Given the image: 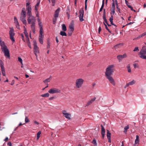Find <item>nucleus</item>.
<instances>
[{
  "mask_svg": "<svg viewBox=\"0 0 146 146\" xmlns=\"http://www.w3.org/2000/svg\"><path fill=\"white\" fill-rule=\"evenodd\" d=\"M27 10V11L28 17L27 21L28 23L31 24L32 30L33 33H36L35 30V18L31 15V7L29 6L30 3L29 2H26Z\"/></svg>",
  "mask_w": 146,
  "mask_h": 146,
  "instance_id": "f257e3e1",
  "label": "nucleus"
},
{
  "mask_svg": "<svg viewBox=\"0 0 146 146\" xmlns=\"http://www.w3.org/2000/svg\"><path fill=\"white\" fill-rule=\"evenodd\" d=\"M115 65L111 64L108 66L106 69L105 76L110 82L113 86H115V82L111 76L115 71Z\"/></svg>",
  "mask_w": 146,
  "mask_h": 146,
  "instance_id": "f03ea898",
  "label": "nucleus"
},
{
  "mask_svg": "<svg viewBox=\"0 0 146 146\" xmlns=\"http://www.w3.org/2000/svg\"><path fill=\"white\" fill-rule=\"evenodd\" d=\"M37 20L38 22V25L40 27L38 40L39 42L41 44H42L43 43V40L44 38V32L43 29V26L39 18L37 19Z\"/></svg>",
  "mask_w": 146,
  "mask_h": 146,
  "instance_id": "7ed1b4c3",
  "label": "nucleus"
},
{
  "mask_svg": "<svg viewBox=\"0 0 146 146\" xmlns=\"http://www.w3.org/2000/svg\"><path fill=\"white\" fill-rule=\"evenodd\" d=\"M139 57L144 59L146 60V46H143L138 54Z\"/></svg>",
  "mask_w": 146,
  "mask_h": 146,
  "instance_id": "20e7f679",
  "label": "nucleus"
},
{
  "mask_svg": "<svg viewBox=\"0 0 146 146\" xmlns=\"http://www.w3.org/2000/svg\"><path fill=\"white\" fill-rule=\"evenodd\" d=\"M26 13L25 8H23L21 13L20 19L23 23L25 25L27 24V21L25 19Z\"/></svg>",
  "mask_w": 146,
  "mask_h": 146,
  "instance_id": "39448f33",
  "label": "nucleus"
},
{
  "mask_svg": "<svg viewBox=\"0 0 146 146\" xmlns=\"http://www.w3.org/2000/svg\"><path fill=\"white\" fill-rule=\"evenodd\" d=\"M84 80L82 78H78L75 81V86L77 88H80L84 82Z\"/></svg>",
  "mask_w": 146,
  "mask_h": 146,
  "instance_id": "423d86ee",
  "label": "nucleus"
},
{
  "mask_svg": "<svg viewBox=\"0 0 146 146\" xmlns=\"http://www.w3.org/2000/svg\"><path fill=\"white\" fill-rule=\"evenodd\" d=\"M80 15L79 16L80 20L81 22L84 21L83 17L84 14V11L83 8H82L79 11Z\"/></svg>",
  "mask_w": 146,
  "mask_h": 146,
  "instance_id": "0eeeda50",
  "label": "nucleus"
},
{
  "mask_svg": "<svg viewBox=\"0 0 146 146\" xmlns=\"http://www.w3.org/2000/svg\"><path fill=\"white\" fill-rule=\"evenodd\" d=\"M10 39L13 41L14 42L15 40L14 39V36L15 35V33H14V30L13 29H11V30L9 32Z\"/></svg>",
  "mask_w": 146,
  "mask_h": 146,
  "instance_id": "6e6552de",
  "label": "nucleus"
},
{
  "mask_svg": "<svg viewBox=\"0 0 146 146\" xmlns=\"http://www.w3.org/2000/svg\"><path fill=\"white\" fill-rule=\"evenodd\" d=\"M2 51L4 52L5 56L9 58H10V55L8 49L7 48L3 50H2Z\"/></svg>",
  "mask_w": 146,
  "mask_h": 146,
  "instance_id": "1a4fd4ad",
  "label": "nucleus"
},
{
  "mask_svg": "<svg viewBox=\"0 0 146 146\" xmlns=\"http://www.w3.org/2000/svg\"><path fill=\"white\" fill-rule=\"evenodd\" d=\"M69 32L68 33V35L70 36L72 34V32L74 31V25L72 24H70L69 26Z\"/></svg>",
  "mask_w": 146,
  "mask_h": 146,
  "instance_id": "9d476101",
  "label": "nucleus"
},
{
  "mask_svg": "<svg viewBox=\"0 0 146 146\" xmlns=\"http://www.w3.org/2000/svg\"><path fill=\"white\" fill-rule=\"evenodd\" d=\"M62 113L63 114L64 117L68 119H70V117L71 116V114L66 113V111L65 110H63L62 111Z\"/></svg>",
  "mask_w": 146,
  "mask_h": 146,
  "instance_id": "9b49d317",
  "label": "nucleus"
},
{
  "mask_svg": "<svg viewBox=\"0 0 146 146\" xmlns=\"http://www.w3.org/2000/svg\"><path fill=\"white\" fill-rule=\"evenodd\" d=\"M127 57V55L126 54H124L123 55H118L117 56V58L119 60V62H120L123 59L126 58Z\"/></svg>",
  "mask_w": 146,
  "mask_h": 146,
  "instance_id": "f8f14e48",
  "label": "nucleus"
},
{
  "mask_svg": "<svg viewBox=\"0 0 146 146\" xmlns=\"http://www.w3.org/2000/svg\"><path fill=\"white\" fill-rule=\"evenodd\" d=\"M0 44L1 46V49L2 50L4 49L5 48H6L7 46H6L4 42L1 39L0 37Z\"/></svg>",
  "mask_w": 146,
  "mask_h": 146,
  "instance_id": "ddd939ff",
  "label": "nucleus"
},
{
  "mask_svg": "<svg viewBox=\"0 0 146 146\" xmlns=\"http://www.w3.org/2000/svg\"><path fill=\"white\" fill-rule=\"evenodd\" d=\"M0 44L1 46V49L2 50L4 49L5 48H6L7 46H6L4 42L1 39L0 37Z\"/></svg>",
  "mask_w": 146,
  "mask_h": 146,
  "instance_id": "4468645a",
  "label": "nucleus"
},
{
  "mask_svg": "<svg viewBox=\"0 0 146 146\" xmlns=\"http://www.w3.org/2000/svg\"><path fill=\"white\" fill-rule=\"evenodd\" d=\"M136 82V81L135 80H133L132 81L129 82L128 83H127L124 87V88H125L129 86L133 85L135 84Z\"/></svg>",
  "mask_w": 146,
  "mask_h": 146,
  "instance_id": "2eb2a0df",
  "label": "nucleus"
},
{
  "mask_svg": "<svg viewBox=\"0 0 146 146\" xmlns=\"http://www.w3.org/2000/svg\"><path fill=\"white\" fill-rule=\"evenodd\" d=\"M115 4L114 3H112V7L110 9L111 11V14L114 15L115 14Z\"/></svg>",
  "mask_w": 146,
  "mask_h": 146,
  "instance_id": "dca6fc26",
  "label": "nucleus"
},
{
  "mask_svg": "<svg viewBox=\"0 0 146 146\" xmlns=\"http://www.w3.org/2000/svg\"><path fill=\"white\" fill-rule=\"evenodd\" d=\"M33 42L34 43V53L35 55L36 56V43L35 40H33Z\"/></svg>",
  "mask_w": 146,
  "mask_h": 146,
  "instance_id": "f3484780",
  "label": "nucleus"
},
{
  "mask_svg": "<svg viewBox=\"0 0 146 146\" xmlns=\"http://www.w3.org/2000/svg\"><path fill=\"white\" fill-rule=\"evenodd\" d=\"M60 11V8H58L55 12L54 15V17L58 18V17Z\"/></svg>",
  "mask_w": 146,
  "mask_h": 146,
  "instance_id": "a211bd4d",
  "label": "nucleus"
},
{
  "mask_svg": "<svg viewBox=\"0 0 146 146\" xmlns=\"http://www.w3.org/2000/svg\"><path fill=\"white\" fill-rule=\"evenodd\" d=\"M101 127H102V131H101V134L103 138L104 137V135L105 134V129L104 127L102 125H101Z\"/></svg>",
  "mask_w": 146,
  "mask_h": 146,
  "instance_id": "6ab92c4d",
  "label": "nucleus"
},
{
  "mask_svg": "<svg viewBox=\"0 0 146 146\" xmlns=\"http://www.w3.org/2000/svg\"><path fill=\"white\" fill-rule=\"evenodd\" d=\"M113 16L112 15H111V17L109 19V21L111 23V24L114 26L115 27H116L117 26L114 24L113 23Z\"/></svg>",
  "mask_w": 146,
  "mask_h": 146,
  "instance_id": "aec40b11",
  "label": "nucleus"
},
{
  "mask_svg": "<svg viewBox=\"0 0 146 146\" xmlns=\"http://www.w3.org/2000/svg\"><path fill=\"white\" fill-rule=\"evenodd\" d=\"M96 99V97H94V98L92 99L90 101H89L88 102L86 106H88L90 105L91 104H92V102H94L95 100Z\"/></svg>",
  "mask_w": 146,
  "mask_h": 146,
  "instance_id": "412c9836",
  "label": "nucleus"
},
{
  "mask_svg": "<svg viewBox=\"0 0 146 146\" xmlns=\"http://www.w3.org/2000/svg\"><path fill=\"white\" fill-rule=\"evenodd\" d=\"M24 33L27 38L26 40H28V42H29V39L28 37V33L27 31L25 29L24 31Z\"/></svg>",
  "mask_w": 146,
  "mask_h": 146,
  "instance_id": "4be33fe9",
  "label": "nucleus"
},
{
  "mask_svg": "<svg viewBox=\"0 0 146 146\" xmlns=\"http://www.w3.org/2000/svg\"><path fill=\"white\" fill-rule=\"evenodd\" d=\"M123 45V44H122L119 43L115 45L114 47L115 49H116L119 48L121 46H122Z\"/></svg>",
  "mask_w": 146,
  "mask_h": 146,
  "instance_id": "5701e85b",
  "label": "nucleus"
},
{
  "mask_svg": "<svg viewBox=\"0 0 146 146\" xmlns=\"http://www.w3.org/2000/svg\"><path fill=\"white\" fill-rule=\"evenodd\" d=\"M52 77L51 76H50L49 78H48L45 79V80H44L43 82L44 83L46 84V83H47L50 82L51 78H52Z\"/></svg>",
  "mask_w": 146,
  "mask_h": 146,
  "instance_id": "b1692460",
  "label": "nucleus"
},
{
  "mask_svg": "<svg viewBox=\"0 0 146 146\" xmlns=\"http://www.w3.org/2000/svg\"><path fill=\"white\" fill-rule=\"evenodd\" d=\"M139 137L138 135H136V139L135 141V144H139Z\"/></svg>",
  "mask_w": 146,
  "mask_h": 146,
  "instance_id": "393cba45",
  "label": "nucleus"
},
{
  "mask_svg": "<svg viewBox=\"0 0 146 146\" xmlns=\"http://www.w3.org/2000/svg\"><path fill=\"white\" fill-rule=\"evenodd\" d=\"M62 30L64 31H66L67 29L66 26L64 24H62Z\"/></svg>",
  "mask_w": 146,
  "mask_h": 146,
  "instance_id": "a878e982",
  "label": "nucleus"
},
{
  "mask_svg": "<svg viewBox=\"0 0 146 146\" xmlns=\"http://www.w3.org/2000/svg\"><path fill=\"white\" fill-rule=\"evenodd\" d=\"M14 23L15 24H17L18 25V26H19V22L18 21L16 18V17H14Z\"/></svg>",
  "mask_w": 146,
  "mask_h": 146,
  "instance_id": "bb28decb",
  "label": "nucleus"
},
{
  "mask_svg": "<svg viewBox=\"0 0 146 146\" xmlns=\"http://www.w3.org/2000/svg\"><path fill=\"white\" fill-rule=\"evenodd\" d=\"M60 34L62 36H67L66 33L64 31H61Z\"/></svg>",
  "mask_w": 146,
  "mask_h": 146,
  "instance_id": "cd10ccee",
  "label": "nucleus"
},
{
  "mask_svg": "<svg viewBox=\"0 0 146 146\" xmlns=\"http://www.w3.org/2000/svg\"><path fill=\"white\" fill-rule=\"evenodd\" d=\"M60 90L56 88H53L50 89L48 91H60Z\"/></svg>",
  "mask_w": 146,
  "mask_h": 146,
  "instance_id": "c85d7f7f",
  "label": "nucleus"
},
{
  "mask_svg": "<svg viewBox=\"0 0 146 146\" xmlns=\"http://www.w3.org/2000/svg\"><path fill=\"white\" fill-rule=\"evenodd\" d=\"M129 126L128 125H127V126L125 127H124V132L125 133H127V130L128 129H129Z\"/></svg>",
  "mask_w": 146,
  "mask_h": 146,
  "instance_id": "c756f323",
  "label": "nucleus"
},
{
  "mask_svg": "<svg viewBox=\"0 0 146 146\" xmlns=\"http://www.w3.org/2000/svg\"><path fill=\"white\" fill-rule=\"evenodd\" d=\"M111 133L110 132V131L108 130H107V138H111Z\"/></svg>",
  "mask_w": 146,
  "mask_h": 146,
  "instance_id": "7c9ffc66",
  "label": "nucleus"
},
{
  "mask_svg": "<svg viewBox=\"0 0 146 146\" xmlns=\"http://www.w3.org/2000/svg\"><path fill=\"white\" fill-rule=\"evenodd\" d=\"M49 96V94L48 93H47L45 94H42L41 96L43 97H48Z\"/></svg>",
  "mask_w": 146,
  "mask_h": 146,
  "instance_id": "2f4dec72",
  "label": "nucleus"
},
{
  "mask_svg": "<svg viewBox=\"0 0 146 146\" xmlns=\"http://www.w3.org/2000/svg\"><path fill=\"white\" fill-rule=\"evenodd\" d=\"M47 48L48 49H49L50 48V41L49 40H47Z\"/></svg>",
  "mask_w": 146,
  "mask_h": 146,
  "instance_id": "473e14b6",
  "label": "nucleus"
},
{
  "mask_svg": "<svg viewBox=\"0 0 146 146\" xmlns=\"http://www.w3.org/2000/svg\"><path fill=\"white\" fill-rule=\"evenodd\" d=\"M41 131H39L37 133V140H38L40 137V135L41 134Z\"/></svg>",
  "mask_w": 146,
  "mask_h": 146,
  "instance_id": "72a5a7b5",
  "label": "nucleus"
},
{
  "mask_svg": "<svg viewBox=\"0 0 146 146\" xmlns=\"http://www.w3.org/2000/svg\"><path fill=\"white\" fill-rule=\"evenodd\" d=\"M104 24L105 26L106 29L110 33H111V31L108 29L106 24L104 22Z\"/></svg>",
  "mask_w": 146,
  "mask_h": 146,
  "instance_id": "f704fd0d",
  "label": "nucleus"
},
{
  "mask_svg": "<svg viewBox=\"0 0 146 146\" xmlns=\"http://www.w3.org/2000/svg\"><path fill=\"white\" fill-rule=\"evenodd\" d=\"M127 68L128 72L129 73H131V70L129 65L127 66Z\"/></svg>",
  "mask_w": 146,
  "mask_h": 146,
  "instance_id": "c9c22d12",
  "label": "nucleus"
},
{
  "mask_svg": "<svg viewBox=\"0 0 146 146\" xmlns=\"http://www.w3.org/2000/svg\"><path fill=\"white\" fill-rule=\"evenodd\" d=\"M133 66L135 68H138L139 66L137 63H134L133 64Z\"/></svg>",
  "mask_w": 146,
  "mask_h": 146,
  "instance_id": "e433bc0d",
  "label": "nucleus"
},
{
  "mask_svg": "<svg viewBox=\"0 0 146 146\" xmlns=\"http://www.w3.org/2000/svg\"><path fill=\"white\" fill-rule=\"evenodd\" d=\"M133 51L134 52H136V51H137V52H138V51H139V48L138 47H135L134 48V50H133Z\"/></svg>",
  "mask_w": 146,
  "mask_h": 146,
  "instance_id": "4c0bfd02",
  "label": "nucleus"
},
{
  "mask_svg": "<svg viewBox=\"0 0 146 146\" xmlns=\"http://www.w3.org/2000/svg\"><path fill=\"white\" fill-rule=\"evenodd\" d=\"M18 61L20 62L21 64L23 65V60L20 57H19L18 58Z\"/></svg>",
  "mask_w": 146,
  "mask_h": 146,
  "instance_id": "58836bf2",
  "label": "nucleus"
},
{
  "mask_svg": "<svg viewBox=\"0 0 146 146\" xmlns=\"http://www.w3.org/2000/svg\"><path fill=\"white\" fill-rule=\"evenodd\" d=\"M57 17H54L53 19V23L54 24H55L57 21Z\"/></svg>",
  "mask_w": 146,
  "mask_h": 146,
  "instance_id": "ea45409f",
  "label": "nucleus"
},
{
  "mask_svg": "<svg viewBox=\"0 0 146 146\" xmlns=\"http://www.w3.org/2000/svg\"><path fill=\"white\" fill-rule=\"evenodd\" d=\"M25 123H28L29 122V121L28 119V118L27 117H26L25 118Z\"/></svg>",
  "mask_w": 146,
  "mask_h": 146,
  "instance_id": "a19ab883",
  "label": "nucleus"
},
{
  "mask_svg": "<svg viewBox=\"0 0 146 146\" xmlns=\"http://www.w3.org/2000/svg\"><path fill=\"white\" fill-rule=\"evenodd\" d=\"M1 70L2 72L5 71V68L4 67V66L1 65Z\"/></svg>",
  "mask_w": 146,
  "mask_h": 146,
  "instance_id": "79ce46f5",
  "label": "nucleus"
},
{
  "mask_svg": "<svg viewBox=\"0 0 146 146\" xmlns=\"http://www.w3.org/2000/svg\"><path fill=\"white\" fill-rule=\"evenodd\" d=\"M88 0H85V9L86 10H87V1Z\"/></svg>",
  "mask_w": 146,
  "mask_h": 146,
  "instance_id": "37998d69",
  "label": "nucleus"
},
{
  "mask_svg": "<svg viewBox=\"0 0 146 146\" xmlns=\"http://www.w3.org/2000/svg\"><path fill=\"white\" fill-rule=\"evenodd\" d=\"M92 143L94 144H95V145H96L97 144V143H96V140L95 139H94L92 141Z\"/></svg>",
  "mask_w": 146,
  "mask_h": 146,
  "instance_id": "c03bdc74",
  "label": "nucleus"
},
{
  "mask_svg": "<svg viewBox=\"0 0 146 146\" xmlns=\"http://www.w3.org/2000/svg\"><path fill=\"white\" fill-rule=\"evenodd\" d=\"M52 5L54 6L55 3V0H52Z\"/></svg>",
  "mask_w": 146,
  "mask_h": 146,
  "instance_id": "a18cd8bd",
  "label": "nucleus"
},
{
  "mask_svg": "<svg viewBox=\"0 0 146 146\" xmlns=\"http://www.w3.org/2000/svg\"><path fill=\"white\" fill-rule=\"evenodd\" d=\"M104 1H105V0H102V5L101 6V8H103L104 7Z\"/></svg>",
  "mask_w": 146,
  "mask_h": 146,
  "instance_id": "49530a36",
  "label": "nucleus"
},
{
  "mask_svg": "<svg viewBox=\"0 0 146 146\" xmlns=\"http://www.w3.org/2000/svg\"><path fill=\"white\" fill-rule=\"evenodd\" d=\"M104 1H105V0H102V5L101 6V8H103L104 7Z\"/></svg>",
  "mask_w": 146,
  "mask_h": 146,
  "instance_id": "de8ad7c7",
  "label": "nucleus"
},
{
  "mask_svg": "<svg viewBox=\"0 0 146 146\" xmlns=\"http://www.w3.org/2000/svg\"><path fill=\"white\" fill-rule=\"evenodd\" d=\"M0 64L1 67V65H2V66L4 65V64L3 63V62L1 60H0Z\"/></svg>",
  "mask_w": 146,
  "mask_h": 146,
  "instance_id": "09e8293b",
  "label": "nucleus"
},
{
  "mask_svg": "<svg viewBox=\"0 0 146 146\" xmlns=\"http://www.w3.org/2000/svg\"><path fill=\"white\" fill-rule=\"evenodd\" d=\"M40 2V0H37V7L38 6Z\"/></svg>",
  "mask_w": 146,
  "mask_h": 146,
  "instance_id": "8fccbe9b",
  "label": "nucleus"
},
{
  "mask_svg": "<svg viewBox=\"0 0 146 146\" xmlns=\"http://www.w3.org/2000/svg\"><path fill=\"white\" fill-rule=\"evenodd\" d=\"M27 40V42L28 43V46L30 48H31V44H30V41H29V42H28V40Z\"/></svg>",
  "mask_w": 146,
  "mask_h": 146,
  "instance_id": "3c124183",
  "label": "nucleus"
},
{
  "mask_svg": "<svg viewBox=\"0 0 146 146\" xmlns=\"http://www.w3.org/2000/svg\"><path fill=\"white\" fill-rule=\"evenodd\" d=\"M21 36L22 37V39H23V40L25 42V40H24V35H23V34H21Z\"/></svg>",
  "mask_w": 146,
  "mask_h": 146,
  "instance_id": "603ef678",
  "label": "nucleus"
},
{
  "mask_svg": "<svg viewBox=\"0 0 146 146\" xmlns=\"http://www.w3.org/2000/svg\"><path fill=\"white\" fill-rule=\"evenodd\" d=\"M7 145L9 146H12V144L10 142H9L8 143Z\"/></svg>",
  "mask_w": 146,
  "mask_h": 146,
  "instance_id": "864d4df0",
  "label": "nucleus"
},
{
  "mask_svg": "<svg viewBox=\"0 0 146 146\" xmlns=\"http://www.w3.org/2000/svg\"><path fill=\"white\" fill-rule=\"evenodd\" d=\"M101 30V29L100 26L98 28V33H100V32Z\"/></svg>",
  "mask_w": 146,
  "mask_h": 146,
  "instance_id": "5fc2aeb1",
  "label": "nucleus"
},
{
  "mask_svg": "<svg viewBox=\"0 0 146 146\" xmlns=\"http://www.w3.org/2000/svg\"><path fill=\"white\" fill-rule=\"evenodd\" d=\"M2 72V74H3V76H5V71H3V72Z\"/></svg>",
  "mask_w": 146,
  "mask_h": 146,
  "instance_id": "6e6d98bb",
  "label": "nucleus"
},
{
  "mask_svg": "<svg viewBox=\"0 0 146 146\" xmlns=\"http://www.w3.org/2000/svg\"><path fill=\"white\" fill-rule=\"evenodd\" d=\"M143 35H142V34H141V35H139V36H138V37H137V38H138H138H140L141 37H143Z\"/></svg>",
  "mask_w": 146,
  "mask_h": 146,
  "instance_id": "4d7b16f0",
  "label": "nucleus"
},
{
  "mask_svg": "<svg viewBox=\"0 0 146 146\" xmlns=\"http://www.w3.org/2000/svg\"><path fill=\"white\" fill-rule=\"evenodd\" d=\"M56 40L57 43H58L59 42L58 39L57 37L56 38Z\"/></svg>",
  "mask_w": 146,
  "mask_h": 146,
  "instance_id": "13d9d810",
  "label": "nucleus"
},
{
  "mask_svg": "<svg viewBox=\"0 0 146 146\" xmlns=\"http://www.w3.org/2000/svg\"><path fill=\"white\" fill-rule=\"evenodd\" d=\"M14 83H15V81L14 80H13L12 81L11 84V85H13L14 84Z\"/></svg>",
  "mask_w": 146,
  "mask_h": 146,
  "instance_id": "bf43d9fd",
  "label": "nucleus"
},
{
  "mask_svg": "<svg viewBox=\"0 0 146 146\" xmlns=\"http://www.w3.org/2000/svg\"><path fill=\"white\" fill-rule=\"evenodd\" d=\"M107 138L108 139V142L110 143H111V138Z\"/></svg>",
  "mask_w": 146,
  "mask_h": 146,
  "instance_id": "052dcab7",
  "label": "nucleus"
},
{
  "mask_svg": "<svg viewBox=\"0 0 146 146\" xmlns=\"http://www.w3.org/2000/svg\"><path fill=\"white\" fill-rule=\"evenodd\" d=\"M9 139L7 137H6L5 139L4 140V141H7Z\"/></svg>",
  "mask_w": 146,
  "mask_h": 146,
  "instance_id": "680f3d73",
  "label": "nucleus"
},
{
  "mask_svg": "<svg viewBox=\"0 0 146 146\" xmlns=\"http://www.w3.org/2000/svg\"><path fill=\"white\" fill-rule=\"evenodd\" d=\"M24 124H22L21 123H20L19 124V125H18V126L17 127V128L18 127H19V126H21V125H23Z\"/></svg>",
  "mask_w": 146,
  "mask_h": 146,
  "instance_id": "e2e57ef3",
  "label": "nucleus"
},
{
  "mask_svg": "<svg viewBox=\"0 0 146 146\" xmlns=\"http://www.w3.org/2000/svg\"><path fill=\"white\" fill-rule=\"evenodd\" d=\"M103 19H106V15H103Z\"/></svg>",
  "mask_w": 146,
  "mask_h": 146,
  "instance_id": "0e129e2a",
  "label": "nucleus"
},
{
  "mask_svg": "<svg viewBox=\"0 0 146 146\" xmlns=\"http://www.w3.org/2000/svg\"><path fill=\"white\" fill-rule=\"evenodd\" d=\"M114 2H115V5L116 4H118L117 0H115V1H114Z\"/></svg>",
  "mask_w": 146,
  "mask_h": 146,
  "instance_id": "69168bd1",
  "label": "nucleus"
},
{
  "mask_svg": "<svg viewBox=\"0 0 146 146\" xmlns=\"http://www.w3.org/2000/svg\"><path fill=\"white\" fill-rule=\"evenodd\" d=\"M115 5H116V8L117 9H119V6H118V4H116Z\"/></svg>",
  "mask_w": 146,
  "mask_h": 146,
  "instance_id": "338daca9",
  "label": "nucleus"
},
{
  "mask_svg": "<svg viewBox=\"0 0 146 146\" xmlns=\"http://www.w3.org/2000/svg\"><path fill=\"white\" fill-rule=\"evenodd\" d=\"M142 34L143 36H145V35H146V33L145 32L143 33Z\"/></svg>",
  "mask_w": 146,
  "mask_h": 146,
  "instance_id": "774afa93",
  "label": "nucleus"
}]
</instances>
